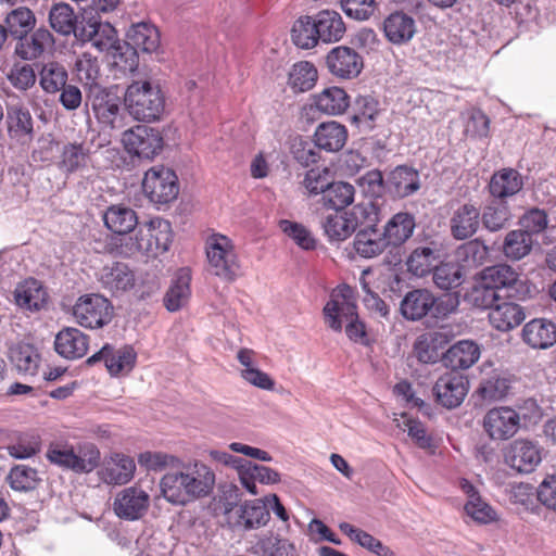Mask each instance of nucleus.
I'll return each mask as SVG.
<instances>
[{
	"mask_svg": "<svg viewBox=\"0 0 556 556\" xmlns=\"http://www.w3.org/2000/svg\"><path fill=\"white\" fill-rule=\"evenodd\" d=\"M173 240L170 223L155 217L148 223L138 224L130 236L118 238L119 254L132 256L142 254L157 257L168 251Z\"/></svg>",
	"mask_w": 556,
	"mask_h": 556,
	"instance_id": "f257e3e1",
	"label": "nucleus"
},
{
	"mask_svg": "<svg viewBox=\"0 0 556 556\" xmlns=\"http://www.w3.org/2000/svg\"><path fill=\"white\" fill-rule=\"evenodd\" d=\"M519 413L509 406H500L489 409L483 416L482 428L492 441H506L511 439L519 430L521 419L538 422L541 417V408L534 400L525 401Z\"/></svg>",
	"mask_w": 556,
	"mask_h": 556,
	"instance_id": "f03ea898",
	"label": "nucleus"
},
{
	"mask_svg": "<svg viewBox=\"0 0 556 556\" xmlns=\"http://www.w3.org/2000/svg\"><path fill=\"white\" fill-rule=\"evenodd\" d=\"M324 316L326 324L338 332L342 330L343 323H346L345 332L351 340L358 342L366 338L365 325L358 318L350 289L331 294L324 307Z\"/></svg>",
	"mask_w": 556,
	"mask_h": 556,
	"instance_id": "7ed1b4c3",
	"label": "nucleus"
},
{
	"mask_svg": "<svg viewBox=\"0 0 556 556\" xmlns=\"http://www.w3.org/2000/svg\"><path fill=\"white\" fill-rule=\"evenodd\" d=\"M207 270L220 280L231 283L241 276V264L231 239L214 233L206 239Z\"/></svg>",
	"mask_w": 556,
	"mask_h": 556,
	"instance_id": "20e7f679",
	"label": "nucleus"
},
{
	"mask_svg": "<svg viewBox=\"0 0 556 556\" xmlns=\"http://www.w3.org/2000/svg\"><path fill=\"white\" fill-rule=\"evenodd\" d=\"M47 459L63 469L76 473H88L100 464V451L93 443H81L75 448L66 443H51L46 453Z\"/></svg>",
	"mask_w": 556,
	"mask_h": 556,
	"instance_id": "39448f33",
	"label": "nucleus"
},
{
	"mask_svg": "<svg viewBox=\"0 0 556 556\" xmlns=\"http://www.w3.org/2000/svg\"><path fill=\"white\" fill-rule=\"evenodd\" d=\"M129 114L143 122H154L164 111V97L157 86L148 80L130 84L124 97Z\"/></svg>",
	"mask_w": 556,
	"mask_h": 556,
	"instance_id": "423d86ee",
	"label": "nucleus"
},
{
	"mask_svg": "<svg viewBox=\"0 0 556 556\" xmlns=\"http://www.w3.org/2000/svg\"><path fill=\"white\" fill-rule=\"evenodd\" d=\"M75 321L89 329L102 328L113 318V305L103 295L97 293L79 296L73 306Z\"/></svg>",
	"mask_w": 556,
	"mask_h": 556,
	"instance_id": "0eeeda50",
	"label": "nucleus"
},
{
	"mask_svg": "<svg viewBox=\"0 0 556 556\" xmlns=\"http://www.w3.org/2000/svg\"><path fill=\"white\" fill-rule=\"evenodd\" d=\"M142 189L152 203L167 204L179 193L178 178L174 170L164 166H154L146 172Z\"/></svg>",
	"mask_w": 556,
	"mask_h": 556,
	"instance_id": "6e6552de",
	"label": "nucleus"
},
{
	"mask_svg": "<svg viewBox=\"0 0 556 556\" xmlns=\"http://www.w3.org/2000/svg\"><path fill=\"white\" fill-rule=\"evenodd\" d=\"M125 150L139 159L152 160L163 149L161 132L147 125H138L123 132Z\"/></svg>",
	"mask_w": 556,
	"mask_h": 556,
	"instance_id": "1a4fd4ad",
	"label": "nucleus"
},
{
	"mask_svg": "<svg viewBox=\"0 0 556 556\" xmlns=\"http://www.w3.org/2000/svg\"><path fill=\"white\" fill-rule=\"evenodd\" d=\"M76 38L83 42L90 41L100 52L111 53L114 58L123 54V49L116 29L110 23L89 18L80 22V27Z\"/></svg>",
	"mask_w": 556,
	"mask_h": 556,
	"instance_id": "9d476101",
	"label": "nucleus"
},
{
	"mask_svg": "<svg viewBox=\"0 0 556 556\" xmlns=\"http://www.w3.org/2000/svg\"><path fill=\"white\" fill-rule=\"evenodd\" d=\"M88 101L99 123L110 127H122L121 98L112 89L101 86L89 88Z\"/></svg>",
	"mask_w": 556,
	"mask_h": 556,
	"instance_id": "9b49d317",
	"label": "nucleus"
},
{
	"mask_svg": "<svg viewBox=\"0 0 556 556\" xmlns=\"http://www.w3.org/2000/svg\"><path fill=\"white\" fill-rule=\"evenodd\" d=\"M228 525L235 530L249 531L264 527L269 520V511L260 500L244 502L231 508H226Z\"/></svg>",
	"mask_w": 556,
	"mask_h": 556,
	"instance_id": "f8f14e48",
	"label": "nucleus"
},
{
	"mask_svg": "<svg viewBox=\"0 0 556 556\" xmlns=\"http://www.w3.org/2000/svg\"><path fill=\"white\" fill-rule=\"evenodd\" d=\"M504 460L516 471L530 473L542 460V448L538 442L517 439L504 450Z\"/></svg>",
	"mask_w": 556,
	"mask_h": 556,
	"instance_id": "ddd939ff",
	"label": "nucleus"
},
{
	"mask_svg": "<svg viewBox=\"0 0 556 556\" xmlns=\"http://www.w3.org/2000/svg\"><path fill=\"white\" fill-rule=\"evenodd\" d=\"M481 210L473 202H464L452 207L448 217V230L453 239L465 241L480 229Z\"/></svg>",
	"mask_w": 556,
	"mask_h": 556,
	"instance_id": "4468645a",
	"label": "nucleus"
},
{
	"mask_svg": "<svg viewBox=\"0 0 556 556\" xmlns=\"http://www.w3.org/2000/svg\"><path fill=\"white\" fill-rule=\"evenodd\" d=\"M469 389L468 379L459 371H450L440 376L433 386L435 401L445 408L458 407Z\"/></svg>",
	"mask_w": 556,
	"mask_h": 556,
	"instance_id": "2eb2a0df",
	"label": "nucleus"
},
{
	"mask_svg": "<svg viewBox=\"0 0 556 556\" xmlns=\"http://www.w3.org/2000/svg\"><path fill=\"white\" fill-rule=\"evenodd\" d=\"M150 506V495L132 485L119 491L113 502V510L119 519L135 521L142 518Z\"/></svg>",
	"mask_w": 556,
	"mask_h": 556,
	"instance_id": "dca6fc26",
	"label": "nucleus"
},
{
	"mask_svg": "<svg viewBox=\"0 0 556 556\" xmlns=\"http://www.w3.org/2000/svg\"><path fill=\"white\" fill-rule=\"evenodd\" d=\"M326 64L332 75L346 79L358 76L364 65L358 52L346 46L331 49L327 54Z\"/></svg>",
	"mask_w": 556,
	"mask_h": 556,
	"instance_id": "f3484780",
	"label": "nucleus"
},
{
	"mask_svg": "<svg viewBox=\"0 0 556 556\" xmlns=\"http://www.w3.org/2000/svg\"><path fill=\"white\" fill-rule=\"evenodd\" d=\"M100 361L104 362L106 369L112 376H117L119 374H127L134 368L136 353L130 346L114 350L109 344H105L99 352L87 359V364L93 365Z\"/></svg>",
	"mask_w": 556,
	"mask_h": 556,
	"instance_id": "a211bd4d",
	"label": "nucleus"
},
{
	"mask_svg": "<svg viewBox=\"0 0 556 556\" xmlns=\"http://www.w3.org/2000/svg\"><path fill=\"white\" fill-rule=\"evenodd\" d=\"M127 45L130 46L131 55L138 51L143 53L157 52L161 47V35L156 26L149 22L132 24L126 34Z\"/></svg>",
	"mask_w": 556,
	"mask_h": 556,
	"instance_id": "6ab92c4d",
	"label": "nucleus"
},
{
	"mask_svg": "<svg viewBox=\"0 0 556 556\" xmlns=\"http://www.w3.org/2000/svg\"><path fill=\"white\" fill-rule=\"evenodd\" d=\"M160 488L164 498L173 505L185 506L193 502L185 466L164 475L160 481Z\"/></svg>",
	"mask_w": 556,
	"mask_h": 556,
	"instance_id": "aec40b11",
	"label": "nucleus"
},
{
	"mask_svg": "<svg viewBox=\"0 0 556 556\" xmlns=\"http://www.w3.org/2000/svg\"><path fill=\"white\" fill-rule=\"evenodd\" d=\"M521 339L531 349H548L556 343V325L545 318H534L523 326Z\"/></svg>",
	"mask_w": 556,
	"mask_h": 556,
	"instance_id": "412c9836",
	"label": "nucleus"
},
{
	"mask_svg": "<svg viewBox=\"0 0 556 556\" xmlns=\"http://www.w3.org/2000/svg\"><path fill=\"white\" fill-rule=\"evenodd\" d=\"M88 345V336L73 327L63 328L54 340L56 353L67 359H77L85 356Z\"/></svg>",
	"mask_w": 556,
	"mask_h": 556,
	"instance_id": "4be33fe9",
	"label": "nucleus"
},
{
	"mask_svg": "<svg viewBox=\"0 0 556 556\" xmlns=\"http://www.w3.org/2000/svg\"><path fill=\"white\" fill-rule=\"evenodd\" d=\"M434 295L427 289L408 291L400 303V312L406 320L417 321L430 315Z\"/></svg>",
	"mask_w": 556,
	"mask_h": 556,
	"instance_id": "5701e85b",
	"label": "nucleus"
},
{
	"mask_svg": "<svg viewBox=\"0 0 556 556\" xmlns=\"http://www.w3.org/2000/svg\"><path fill=\"white\" fill-rule=\"evenodd\" d=\"M136 464L127 455L115 453L105 462L99 471L101 480L106 484H126L135 475Z\"/></svg>",
	"mask_w": 556,
	"mask_h": 556,
	"instance_id": "b1692460",
	"label": "nucleus"
},
{
	"mask_svg": "<svg viewBox=\"0 0 556 556\" xmlns=\"http://www.w3.org/2000/svg\"><path fill=\"white\" fill-rule=\"evenodd\" d=\"M54 43L55 40L50 30L39 27L30 36L26 35L20 39L15 51L23 60H35L51 51Z\"/></svg>",
	"mask_w": 556,
	"mask_h": 556,
	"instance_id": "393cba45",
	"label": "nucleus"
},
{
	"mask_svg": "<svg viewBox=\"0 0 556 556\" xmlns=\"http://www.w3.org/2000/svg\"><path fill=\"white\" fill-rule=\"evenodd\" d=\"M480 354V348L475 341L460 340L443 354V363L452 371L468 369L478 362Z\"/></svg>",
	"mask_w": 556,
	"mask_h": 556,
	"instance_id": "a878e982",
	"label": "nucleus"
},
{
	"mask_svg": "<svg viewBox=\"0 0 556 556\" xmlns=\"http://www.w3.org/2000/svg\"><path fill=\"white\" fill-rule=\"evenodd\" d=\"M188 475V484L194 501L208 496L215 485V473L204 463L194 462L184 465Z\"/></svg>",
	"mask_w": 556,
	"mask_h": 556,
	"instance_id": "bb28decb",
	"label": "nucleus"
},
{
	"mask_svg": "<svg viewBox=\"0 0 556 556\" xmlns=\"http://www.w3.org/2000/svg\"><path fill=\"white\" fill-rule=\"evenodd\" d=\"M103 222L119 238L130 236L139 224L137 213L122 204L109 206L103 214Z\"/></svg>",
	"mask_w": 556,
	"mask_h": 556,
	"instance_id": "cd10ccee",
	"label": "nucleus"
},
{
	"mask_svg": "<svg viewBox=\"0 0 556 556\" xmlns=\"http://www.w3.org/2000/svg\"><path fill=\"white\" fill-rule=\"evenodd\" d=\"M386 187L396 198H406L420 188V178L416 169L401 165L395 167L388 176Z\"/></svg>",
	"mask_w": 556,
	"mask_h": 556,
	"instance_id": "c85d7f7f",
	"label": "nucleus"
},
{
	"mask_svg": "<svg viewBox=\"0 0 556 556\" xmlns=\"http://www.w3.org/2000/svg\"><path fill=\"white\" fill-rule=\"evenodd\" d=\"M416 220L408 212L394 214L383 227V237L389 245L399 248L404 244L414 233Z\"/></svg>",
	"mask_w": 556,
	"mask_h": 556,
	"instance_id": "c756f323",
	"label": "nucleus"
},
{
	"mask_svg": "<svg viewBox=\"0 0 556 556\" xmlns=\"http://www.w3.org/2000/svg\"><path fill=\"white\" fill-rule=\"evenodd\" d=\"M348 130L344 125L336 122H325L317 126L314 132L315 146L326 152H338L346 143Z\"/></svg>",
	"mask_w": 556,
	"mask_h": 556,
	"instance_id": "7c9ffc66",
	"label": "nucleus"
},
{
	"mask_svg": "<svg viewBox=\"0 0 556 556\" xmlns=\"http://www.w3.org/2000/svg\"><path fill=\"white\" fill-rule=\"evenodd\" d=\"M526 319L523 307L514 302L497 303L489 313L492 327L498 331H509Z\"/></svg>",
	"mask_w": 556,
	"mask_h": 556,
	"instance_id": "2f4dec72",
	"label": "nucleus"
},
{
	"mask_svg": "<svg viewBox=\"0 0 556 556\" xmlns=\"http://www.w3.org/2000/svg\"><path fill=\"white\" fill-rule=\"evenodd\" d=\"M99 280L112 293L124 292L135 286V274L128 265L116 262L102 268Z\"/></svg>",
	"mask_w": 556,
	"mask_h": 556,
	"instance_id": "473e14b6",
	"label": "nucleus"
},
{
	"mask_svg": "<svg viewBox=\"0 0 556 556\" xmlns=\"http://www.w3.org/2000/svg\"><path fill=\"white\" fill-rule=\"evenodd\" d=\"M522 187V177L516 169L503 168L492 175L489 192L495 200L505 201L506 198L518 193Z\"/></svg>",
	"mask_w": 556,
	"mask_h": 556,
	"instance_id": "72a5a7b5",
	"label": "nucleus"
},
{
	"mask_svg": "<svg viewBox=\"0 0 556 556\" xmlns=\"http://www.w3.org/2000/svg\"><path fill=\"white\" fill-rule=\"evenodd\" d=\"M191 273L188 268H180L173 279L165 296L164 304L169 312H177L184 307L191 294Z\"/></svg>",
	"mask_w": 556,
	"mask_h": 556,
	"instance_id": "f704fd0d",
	"label": "nucleus"
},
{
	"mask_svg": "<svg viewBox=\"0 0 556 556\" xmlns=\"http://www.w3.org/2000/svg\"><path fill=\"white\" fill-rule=\"evenodd\" d=\"M386 37L395 45L408 42L416 33V24L412 16L395 12L390 14L383 24Z\"/></svg>",
	"mask_w": 556,
	"mask_h": 556,
	"instance_id": "c9c22d12",
	"label": "nucleus"
},
{
	"mask_svg": "<svg viewBox=\"0 0 556 556\" xmlns=\"http://www.w3.org/2000/svg\"><path fill=\"white\" fill-rule=\"evenodd\" d=\"M9 358L20 372L31 376L37 374L41 361L37 349L23 341L10 346Z\"/></svg>",
	"mask_w": 556,
	"mask_h": 556,
	"instance_id": "e433bc0d",
	"label": "nucleus"
},
{
	"mask_svg": "<svg viewBox=\"0 0 556 556\" xmlns=\"http://www.w3.org/2000/svg\"><path fill=\"white\" fill-rule=\"evenodd\" d=\"M513 214L506 201L493 199L481 211L480 226L490 232L505 229L511 220Z\"/></svg>",
	"mask_w": 556,
	"mask_h": 556,
	"instance_id": "4c0bfd02",
	"label": "nucleus"
},
{
	"mask_svg": "<svg viewBox=\"0 0 556 556\" xmlns=\"http://www.w3.org/2000/svg\"><path fill=\"white\" fill-rule=\"evenodd\" d=\"M49 24L52 29L62 36L78 34L80 23L73 8L64 2L53 4L49 12Z\"/></svg>",
	"mask_w": 556,
	"mask_h": 556,
	"instance_id": "58836bf2",
	"label": "nucleus"
},
{
	"mask_svg": "<svg viewBox=\"0 0 556 556\" xmlns=\"http://www.w3.org/2000/svg\"><path fill=\"white\" fill-rule=\"evenodd\" d=\"M315 108L327 115H339L350 106V97L340 87H329L314 98Z\"/></svg>",
	"mask_w": 556,
	"mask_h": 556,
	"instance_id": "ea45409f",
	"label": "nucleus"
},
{
	"mask_svg": "<svg viewBox=\"0 0 556 556\" xmlns=\"http://www.w3.org/2000/svg\"><path fill=\"white\" fill-rule=\"evenodd\" d=\"M16 304L29 311H39L47 302L48 294L36 279L20 283L14 292Z\"/></svg>",
	"mask_w": 556,
	"mask_h": 556,
	"instance_id": "a19ab883",
	"label": "nucleus"
},
{
	"mask_svg": "<svg viewBox=\"0 0 556 556\" xmlns=\"http://www.w3.org/2000/svg\"><path fill=\"white\" fill-rule=\"evenodd\" d=\"M317 35L324 42H336L341 40L346 27L342 16L331 10L320 11L316 17Z\"/></svg>",
	"mask_w": 556,
	"mask_h": 556,
	"instance_id": "79ce46f5",
	"label": "nucleus"
},
{
	"mask_svg": "<svg viewBox=\"0 0 556 556\" xmlns=\"http://www.w3.org/2000/svg\"><path fill=\"white\" fill-rule=\"evenodd\" d=\"M355 252L365 258L380 255L388 244L382 233L377 228H364L359 230L353 241Z\"/></svg>",
	"mask_w": 556,
	"mask_h": 556,
	"instance_id": "37998d69",
	"label": "nucleus"
},
{
	"mask_svg": "<svg viewBox=\"0 0 556 556\" xmlns=\"http://www.w3.org/2000/svg\"><path fill=\"white\" fill-rule=\"evenodd\" d=\"M444 343V334L440 332L425 333L415 341L414 353L419 362L434 364L444 354L441 352Z\"/></svg>",
	"mask_w": 556,
	"mask_h": 556,
	"instance_id": "c03bdc74",
	"label": "nucleus"
},
{
	"mask_svg": "<svg viewBox=\"0 0 556 556\" xmlns=\"http://www.w3.org/2000/svg\"><path fill=\"white\" fill-rule=\"evenodd\" d=\"M320 225L329 241H344L355 232L349 212L339 214L334 211L325 216Z\"/></svg>",
	"mask_w": 556,
	"mask_h": 556,
	"instance_id": "a18cd8bd",
	"label": "nucleus"
},
{
	"mask_svg": "<svg viewBox=\"0 0 556 556\" xmlns=\"http://www.w3.org/2000/svg\"><path fill=\"white\" fill-rule=\"evenodd\" d=\"M533 248V239L521 229L510 230L506 233L502 251L510 261H520L528 256Z\"/></svg>",
	"mask_w": 556,
	"mask_h": 556,
	"instance_id": "49530a36",
	"label": "nucleus"
},
{
	"mask_svg": "<svg viewBox=\"0 0 556 556\" xmlns=\"http://www.w3.org/2000/svg\"><path fill=\"white\" fill-rule=\"evenodd\" d=\"M355 189L349 182L331 181L321 197L323 205L337 212L343 211L354 201Z\"/></svg>",
	"mask_w": 556,
	"mask_h": 556,
	"instance_id": "de8ad7c7",
	"label": "nucleus"
},
{
	"mask_svg": "<svg viewBox=\"0 0 556 556\" xmlns=\"http://www.w3.org/2000/svg\"><path fill=\"white\" fill-rule=\"evenodd\" d=\"M89 161V150L83 143L70 142L63 146L59 168L66 173L72 174L87 166Z\"/></svg>",
	"mask_w": 556,
	"mask_h": 556,
	"instance_id": "09e8293b",
	"label": "nucleus"
},
{
	"mask_svg": "<svg viewBox=\"0 0 556 556\" xmlns=\"http://www.w3.org/2000/svg\"><path fill=\"white\" fill-rule=\"evenodd\" d=\"M7 34L10 33L15 39H22L36 25V17L33 11L26 7H20L5 16Z\"/></svg>",
	"mask_w": 556,
	"mask_h": 556,
	"instance_id": "8fccbe9b",
	"label": "nucleus"
},
{
	"mask_svg": "<svg viewBox=\"0 0 556 556\" xmlns=\"http://www.w3.org/2000/svg\"><path fill=\"white\" fill-rule=\"evenodd\" d=\"M438 250L431 243L427 247H417L406 260L407 270L416 277H425L434 267Z\"/></svg>",
	"mask_w": 556,
	"mask_h": 556,
	"instance_id": "3c124183",
	"label": "nucleus"
},
{
	"mask_svg": "<svg viewBox=\"0 0 556 556\" xmlns=\"http://www.w3.org/2000/svg\"><path fill=\"white\" fill-rule=\"evenodd\" d=\"M496 292L503 288L514 287L519 280V274L507 264L485 267L480 275Z\"/></svg>",
	"mask_w": 556,
	"mask_h": 556,
	"instance_id": "603ef678",
	"label": "nucleus"
},
{
	"mask_svg": "<svg viewBox=\"0 0 556 556\" xmlns=\"http://www.w3.org/2000/svg\"><path fill=\"white\" fill-rule=\"evenodd\" d=\"M67 78L65 67L54 61L43 64L39 73V84L48 93L60 91L66 85Z\"/></svg>",
	"mask_w": 556,
	"mask_h": 556,
	"instance_id": "864d4df0",
	"label": "nucleus"
},
{
	"mask_svg": "<svg viewBox=\"0 0 556 556\" xmlns=\"http://www.w3.org/2000/svg\"><path fill=\"white\" fill-rule=\"evenodd\" d=\"M292 41L302 49H311L320 40L317 35V25L315 18L302 16L295 21L291 30Z\"/></svg>",
	"mask_w": 556,
	"mask_h": 556,
	"instance_id": "5fc2aeb1",
	"label": "nucleus"
},
{
	"mask_svg": "<svg viewBox=\"0 0 556 556\" xmlns=\"http://www.w3.org/2000/svg\"><path fill=\"white\" fill-rule=\"evenodd\" d=\"M353 122L367 129L374 128V123L380 113L379 102L371 96H359L353 105Z\"/></svg>",
	"mask_w": 556,
	"mask_h": 556,
	"instance_id": "6e6d98bb",
	"label": "nucleus"
},
{
	"mask_svg": "<svg viewBox=\"0 0 556 556\" xmlns=\"http://www.w3.org/2000/svg\"><path fill=\"white\" fill-rule=\"evenodd\" d=\"M7 121L10 131L17 135L33 132V118L29 110L20 101L7 105Z\"/></svg>",
	"mask_w": 556,
	"mask_h": 556,
	"instance_id": "4d7b16f0",
	"label": "nucleus"
},
{
	"mask_svg": "<svg viewBox=\"0 0 556 556\" xmlns=\"http://www.w3.org/2000/svg\"><path fill=\"white\" fill-rule=\"evenodd\" d=\"M317 77L315 66L307 61H301L292 66L289 73V85L293 90L304 92L315 86Z\"/></svg>",
	"mask_w": 556,
	"mask_h": 556,
	"instance_id": "13d9d810",
	"label": "nucleus"
},
{
	"mask_svg": "<svg viewBox=\"0 0 556 556\" xmlns=\"http://www.w3.org/2000/svg\"><path fill=\"white\" fill-rule=\"evenodd\" d=\"M40 480L37 469L26 465L13 466L7 477V481L10 486L20 492L35 490Z\"/></svg>",
	"mask_w": 556,
	"mask_h": 556,
	"instance_id": "bf43d9fd",
	"label": "nucleus"
},
{
	"mask_svg": "<svg viewBox=\"0 0 556 556\" xmlns=\"http://www.w3.org/2000/svg\"><path fill=\"white\" fill-rule=\"evenodd\" d=\"M348 212L355 230L358 226L377 228L380 222V207L372 201L357 203Z\"/></svg>",
	"mask_w": 556,
	"mask_h": 556,
	"instance_id": "052dcab7",
	"label": "nucleus"
},
{
	"mask_svg": "<svg viewBox=\"0 0 556 556\" xmlns=\"http://www.w3.org/2000/svg\"><path fill=\"white\" fill-rule=\"evenodd\" d=\"M467 301L477 308L492 309L500 301L498 293L484 279H480L466 294Z\"/></svg>",
	"mask_w": 556,
	"mask_h": 556,
	"instance_id": "680f3d73",
	"label": "nucleus"
},
{
	"mask_svg": "<svg viewBox=\"0 0 556 556\" xmlns=\"http://www.w3.org/2000/svg\"><path fill=\"white\" fill-rule=\"evenodd\" d=\"M254 548L260 556H294L295 554L292 543L273 534L260 539Z\"/></svg>",
	"mask_w": 556,
	"mask_h": 556,
	"instance_id": "e2e57ef3",
	"label": "nucleus"
},
{
	"mask_svg": "<svg viewBox=\"0 0 556 556\" xmlns=\"http://www.w3.org/2000/svg\"><path fill=\"white\" fill-rule=\"evenodd\" d=\"M490 249L481 239L469 240L457 249V256L468 266H481L489 261Z\"/></svg>",
	"mask_w": 556,
	"mask_h": 556,
	"instance_id": "0e129e2a",
	"label": "nucleus"
},
{
	"mask_svg": "<svg viewBox=\"0 0 556 556\" xmlns=\"http://www.w3.org/2000/svg\"><path fill=\"white\" fill-rule=\"evenodd\" d=\"M432 280L442 290L457 288L463 282V271L457 264L444 263L433 267Z\"/></svg>",
	"mask_w": 556,
	"mask_h": 556,
	"instance_id": "69168bd1",
	"label": "nucleus"
},
{
	"mask_svg": "<svg viewBox=\"0 0 556 556\" xmlns=\"http://www.w3.org/2000/svg\"><path fill=\"white\" fill-rule=\"evenodd\" d=\"M548 223L549 219L547 213L539 207H531L527 210L519 217L518 222L520 229L531 238L543 233L547 229Z\"/></svg>",
	"mask_w": 556,
	"mask_h": 556,
	"instance_id": "338daca9",
	"label": "nucleus"
},
{
	"mask_svg": "<svg viewBox=\"0 0 556 556\" xmlns=\"http://www.w3.org/2000/svg\"><path fill=\"white\" fill-rule=\"evenodd\" d=\"M509 381L498 375L491 376L481 381L477 392L488 402L500 401L508 393Z\"/></svg>",
	"mask_w": 556,
	"mask_h": 556,
	"instance_id": "774afa93",
	"label": "nucleus"
}]
</instances>
